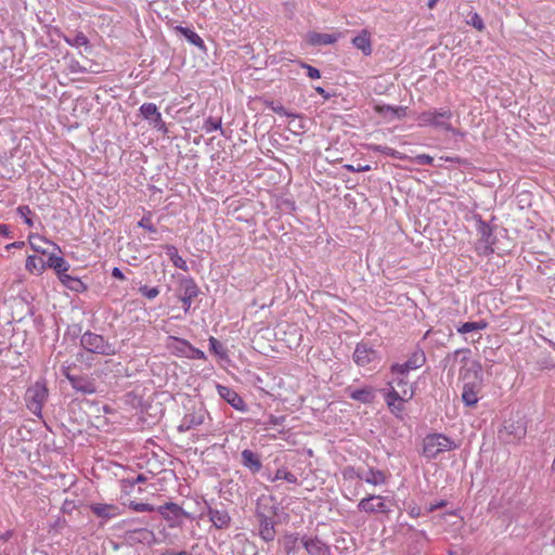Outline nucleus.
Wrapping results in <instances>:
<instances>
[{"mask_svg":"<svg viewBox=\"0 0 555 555\" xmlns=\"http://www.w3.org/2000/svg\"><path fill=\"white\" fill-rule=\"evenodd\" d=\"M470 370L474 371L475 376L478 377V374L481 372V365L479 362H473Z\"/></svg>","mask_w":555,"mask_h":555,"instance_id":"bf43d9fd","label":"nucleus"},{"mask_svg":"<svg viewBox=\"0 0 555 555\" xmlns=\"http://www.w3.org/2000/svg\"><path fill=\"white\" fill-rule=\"evenodd\" d=\"M358 509L369 514H388L390 512L389 507L384 502V496L374 494L362 499L358 504Z\"/></svg>","mask_w":555,"mask_h":555,"instance_id":"9b49d317","label":"nucleus"},{"mask_svg":"<svg viewBox=\"0 0 555 555\" xmlns=\"http://www.w3.org/2000/svg\"><path fill=\"white\" fill-rule=\"evenodd\" d=\"M259 512L263 514H269L270 516H275V509L273 505H269L266 499H258L256 504V517H259Z\"/></svg>","mask_w":555,"mask_h":555,"instance_id":"ea45409f","label":"nucleus"},{"mask_svg":"<svg viewBox=\"0 0 555 555\" xmlns=\"http://www.w3.org/2000/svg\"><path fill=\"white\" fill-rule=\"evenodd\" d=\"M347 391L352 400L359 401L364 404L372 403L375 399V391L371 386H365L360 389L348 388Z\"/></svg>","mask_w":555,"mask_h":555,"instance_id":"393cba45","label":"nucleus"},{"mask_svg":"<svg viewBox=\"0 0 555 555\" xmlns=\"http://www.w3.org/2000/svg\"><path fill=\"white\" fill-rule=\"evenodd\" d=\"M309 555H331V547L318 537L304 535L300 539Z\"/></svg>","mask_w":555,"mask_h":555,"instance_id":"4468645a","label":"nucleus"},{"mask_svg":"<svg viewBox=\"0 0 555 555\" xmlns=\"http://www.w3.org/2000/svg\"><path fill=\"white\" fill-rule=\"evenodd\" d=\"M25 246V242L23 241H16V242H13L11 244H8L5 246V249H11V248H23Z\"/></svg>","mask_w":555,"mask_h":555,"instance_id":"13d9d810","label":"nucleus"},{"mask_svg":"<svg viewBox=\"0 0 555 555\" xmlns=\"http://www.w3.org/2000/svg\"><path fill=\"white\" fill-rule=\"evenodd\" d=\"M206 414V410L202 406L193 409L182 418L181 424L178 427L179 431H186L202 425L205 421Z\"/></svg>","mask_w":555,"mask_h":555,"instance_id":"2eb2a0df","label":"nucleus"},{"mask_svg":"<svg viewBox=\"0 0 555 555\" xmlns=\"http://www.w3.org/2000/svg\"><path fill=\"white\" fill-rule=\"evenodd\" d=\"M414 162L418 165H431L434 163V158L427 154H420L414 158Z\"/></svg>","mask_w":555,"mask_h":555,"instance_id":"603ef678","label":"nucleus"},{"mask_svg":"<svg viewBox=\"0 0 555 555\" xmlns=\"http://www.w3.org/2000/svg\"><path fill=\"white\" fill-rule=\"evenodd\" d=\"M364 481L373 486H380L386 483L387 477L383 470L370 468L365 473Z\"/></svg>","mask_w":555,"mask_h":555,"instance_id":"2f4dec72","label":"nucleus"},{"mask_svg":"<svg viewBox=\"0 0 555 555\" xmlns=\"http://www.w3.org/2000/svg\"><path fill=\"white\" fill-rule=\"evenodd\" d=\"M180 300L183 304L184 312L191 308L192 300L197 297L199 289L192 278H182L179 282Z\"/></svg>","mask_w":555,"mask_h":555,"instance_id":"1a4fd4ad","label":"nucleus"},{"mask_svg":"<svg viewBox=\"0 0 555 555\" xmlns=\"http://www.w3.org/2000/svg\"><path fill=\"white\" fill-rule=\"evenodd\" d=\"M347 169L350 170V171H366V170H370V166L366 165V166H363V167H359V169H354L353 166L348 165Z\"/></svg>","mask_w":555,"mask_h":555,"instance_id":"338daca9","label":"nucleus"},{"mask_svg":"<svg viewBox=\"0 0 555 555\" xmlns=\"http://www.w3.org/2000/svg\"><path fill=\"white\" fill-rule=\"evenodd\" d=\"M314 90H315L319 94H321L324 99H326V100H327V99H330V96H331V95H330V93H328V92H326V91H325V89H324V88H322V87H315V88H314Z\"/></svg>","mask_w":555,"mask_h":555,"instance_id":"052dcab7","label":"nucleus"},{"mask_svg":"<svg viewBox=\"0 0 555 555\" xmlns=\"http://www.w3.org/2000/svg\"><path fill=\"white\" fill-rule=\"evenodd\" d=\"M62 374L66 377L67 380H68V376H75V374L70 373V366H63Z\"/></svg>","mask_w":555,"mask_h":555,"instance_id":"69168bd1","label":"nucleus"},{"mask_svg":"<svg viewBox=\"0 0 555 555\" xmlns=\"http://www.w3.org/2000/svg\"><path fill=\"white\" fill-rule=\"evenodd\" d=\"M352 359L358 366L375 369L380 363L379 352L369 343L357 344Z\"/></svg>","mask_w":555,"mask_h":555,"instance_id":"20e7f679","label":"nucleus"},{"mask_svg":"<svg viewBox=\"0 0 555 555\" xmlns=\"http://www.w3.org/2000/svg\"><path fill=\"white\" fill-rule=\"evenodd\" d=\"M70 386L82 395H92L96 392V386L93 378L88 375L68 376Z\"/></svg>","mask_w":555,"mask_h":555,"instance_id":"dca6fc26","label":"nucleus"},{"mask_svg":"<svg viewBox=\"0 0 555 555\" xmlns=\"http://www.w3.org/2000/svg\"><path fill=\"white\" fill-rule=\"evenodd\" d=\"M112 276L115 279H118V280H125V275H124L122 271L117 267H115L112 270Z\"/></svg>","mask_w":555,"mask_h":555,"instance_id":"4d7b16f0","label":"nucleus"},{"mask_svg":"<svg viewBox=\"0 0 555 555\" xmlns=\"http://www.w3.org/2000/svg\"><path fill=\"white\" fill-rule=\"evenodd\" d=\"M59 280L67 288L77 293L83 292L87 288L78 278L70 276L67 274V272H63L61 275H59Z\"/></svg>","mask_w":555,"mask_h":555,"instance_id":"c756f323","label":"nucleus"},{"mask_svg":"<svg viewBox=\"0 0 555 555\" xmlns=\"http://www.w3.org/2000/svg\"><path fill=\"white\" fill-rule=\"evenodd\" d=\"M138 225L140 228H143V229H146L149 232L151 233H156L157 230L156 228L153 225L152 221H151V218L150 217H143L139 222H138Z\"/></svg>","mask_w":555,"mask_h":555,"instance_id":"8fccbe9b","label":"nucleus"},{"mask_svg":"<svg viewBox=\"0 0 555 555\" xmlns=\"http://www.w3.org/2000/svg\"><path fill=\"white\" fill-rule=\"evenodd\" d=\"M209 349L221 359H224L228 356L224 346L212 336L209 338Z\"/></svg>","mask_w":555,"mask_h":555,"instance_id":"58836bf2","label":"nucleus"},{"mask_svg":"<svg viewBox=\"0 0 555 555\" xmlns=\"http://www.w3.org/2000/svg\"><path fill=\"white\" fill-rule=\"evenodd\" d=\"M56 250H51L47 256V260H44L46 269L51 268L55 271V273L61 275L63 272H67L69 269L68 262L61 256L55 254Z\"/></svg>","mask_w":555,"mask_h":555,"instance_id":"b1692460","label":"nucleus"},{"mask_svg":"<svg viewBox=\"0 0 555 555\" xmlns=\"http://www.w3.org/2000/svg\"><path fill=\"white\" fill-rule=\"evenodd\" d=\"M452 116L453 114L450 109L425 111L417 116V121L420 126H433L454 133L455 130L450 124Z\"/></svg>","mask_w":555,"mask_h":555,"instance_id":"f03ea898","label":"nucleus"},{"mask_svg":"<svg viewBox=\"0 0 555 555\" xmlns=\"http://www.w3.org/2000/svg\"><path fill=\"white\" fill-rule=\"evenodd\" d=\"M28 242H29L31 249L41 255H48L51 251L50 247L53 250H57L59 253H61V248L59 245L54 244L53 242H51L42 236L31 234L28 237Z\"/></svg>","mask_w":555,"mask_h":555,"instance_id":"6ab92c4d","label":"nucleus"},{"mask_svg":"<svg viewBox=\"0 0 555 555\" xmlns=\"http://www.w3.org/2000/svg\"><path fill=\"white\" fill-rule=\"evenodd\" d=\"M64 40L67 44L72 46V47H82V46L88 47L89 46V39L81 31L76 33L73 37L65 36Z\"/></svg>","mask_w":555,"mask_h":555,"instance_id":"f704fd0d","label":"nucleus"},{"mask_svg":"<svg viewBox=\"0 0 555 555\" xmlns=\"http://www.w3.org/2000/svg\"><path fill=\"white\" fill-rule=\"evenodd\" d=\"M343 476L347 480L356 479V476H358V469L353 466H347L343 470Z\"/></svg>","mask_w":555,"mask_h":555,"instance_id":"864d4df0","label":"nucleus"},{"mask_svg":"<svg viewBox=\"0 0 555 555\" xmlns=\"http://www.w3.org/2000/svg\"><path fill=\"white\" fill-rule=\"evenodd\" d=\"M16 212L17 215L23 218L24 222L28 225V227H33L34 225V221L31 219V209L29 208V206L27 205H21L17 207L16 209Z\"/></svg>","mask_w":555,"mask_h":555,"instance_id":"c03bdc74","label":"nucleus"},{"mask_svg":"<svg viewBox=\"0 0 555 555\" xmlns=\"http://www.w3.org/2000/svg\"><path fill=\"white\" fill-rule=\"evenodd\" d=\"M178 30L185 37V39L190 43H192L201 49H205L204 40L195 31H193L192 29H190L188 27H182V26H179Z\"/></svg>","mask_w":555,"mask_h":555,"instance_id":"72a5a7b5","label":"nucleus"},{"mask_svg":"<svg viewBox=\"0 0 555 555\" xmlns=\"http://www.w3.org/2000/svg\"><path fill=\"white\" fill-rule=\"evenodd\" d=\"M301 67L307 69V75L311 79H319L321 77V73L317 67H313L306 63H300Z\"/></svg>","mask_w":555,"mask_h":555,"instance_id":"09e8293b","label":"nucleus"},{"mask_svg":"<svg viewBox=\"0 0 555 555\" xmlns=\"http://www.w3.org/2000/svg\"><path fill=\"white\" fill-rule=\"evenodd\" d=\"M300 539L301 538H299L298 534H294V533L284 535L283 547H284V551L286 552V554L289 555L291 553L295 552V550L297 547V543Z\"/></svg>","mask_w":555,"mask_h":555,"instance_id":"c9c22d12","label":"nucleus"},{"mask_svg":"<svg viewBox=\"0 0 555 555\" xmlns=\"http://www.w3.org/2000/svg\"><path fill=\"white\" fill-rule=\"evenodd\" d=\"M170 339L173 341L171 347L178 356L188 359L206 360L204 351L192 346L186 339L179 337H170Z\"/></svg>","mask_w":555,"mask_h":555,"instance_id":"6e6552de","label":"nucleus"},{"mask_svg":"<svg viewBox=\"0 0 555 555\" xmlns=\"http://www.w3.org/2000/svg\"><path fill=\"white\" fill-rule=\"evenodd\" d=\"M153 537V532L146 528H141L129 532V539L137 542H147Z\"/></svg>","mask_w":555,"mask_h":555,"instance_id":"e433bc0d","label":"nucleus"},{"mask_svg":"<svg viewBox=\"0 0 555 555\" xmlns=\"http://www.w3.org/2000/svg\"><path fill=\"white\" fill-rule=\"evenodd\" d=\"M284 418H285L284 416H282V417H276V416H273V415H272V416H270V421H269V423H270L271 425H280V424L282 423V421H284Z\"/></svg>","mask_w":555,"mask_h":555,"instance_id":"680f3d73","label":"nucleus"},{"mask_svg":"<svg viewBox=\"0 0 555 555\" xmlns=\"http://www.w3.org/2000/svg\"><path fill=\"white\" fill-rule=\"evenodd\" d=\"M165 249H166V254L169 256V258L172 261L175 267H177L183 271L189 270L186 261L181 256H179L178 249L176 246L166 245Z\"/></svg>","mask_w":555,"mask_h":555,"instance_id":"473e14b6","label":"nucleus"},{"mask_svg":"<svg viewBox=\"0 0 555 555\" xmlns=\"http://www.w3.org/2000/svg\"><path fill=\"white\" fill-rule=\"evenodd\" d=\"M479 382H467L463 386L462 401L467 406H475L478 402V393L480 391Z\"/></svg>","mask_w":555,"mask_h":555,"instance_id":"412c9836","label":"nucleus"},{"mask_svg":"<svg viewBox=\"0 0 555 555\" xmlns=\"http://www.w3.org/2000/svg\"><path fill=\"white\" fill-rule=\"evenodd\" d=\"M372 151L374 152H379V153H383L385 155H389V156H392V157H397V154L398 152H396L395 150H392L391 147H388V146H383V145H371L370 147Z\"/></svg>","mask_w":555,"mask_h":555,"instance_id":"de8ad7c7","label":"nucleus"},{"mask_svg":"<svg viewBox=\"0 0 555 555\" xmlns=\"http://www.w3.org/2000/svg\"><path fill=\"white\" fill-rule=\"evenodd\" d=\"M140 115L150 122L155 129L167 133L168 129L166 122L162 118V114L159 113L155 103H144L139 108Z\"/></svg>","mask_w":555,"mask_h":555,"instance_id":"0eeeda50","label":"nucleus"},{"mask_svg":"<svg viewBox=\"0 0 555 555\" xmlns=\"http://www.w3.org/2000/svg\"><path fill=\"white\" fill-rule=\"evenodd\" d=\"M157 512L168 521H172L170 526L181 524V518H191V515L185 512L180 505L169 502L158 506Z\"/></svg>","mask_w":555,"mask_h":555,"instance_id":"f8f14e48","label":"nucleus"},{"mask_svg":"<svg viewBox=\"0 0 555 555\" xmlns=\"http://www.w3.org/2000/svg\"><path fill=\"white\" fill-rule=\"evenodd\" d=\"M0 235L5 236V237H12V232L8 224L0 223Z\"/></svg>","mask_w":555,"mask_h":555,"instance_id":"6e6d98bb","label":"nucleus"},{"mask_svg":"<svg viewBox=\"0 0 555 555\" xmlns=\"http://www.w3.org/2000/svg\"><path fill=\"white\" fill-rule=\"evenodd\" d=\"M219 396L237 411H245L246 404L235 390L228 386L217 385Z\"/></svg>","mask_w":555,"mask_h":555,"instance_id":"f3484780","label":"nucleus"},{"mask_svg":"<svg viewBox=\"0 0 555 555\" xmlns=\"http://www.w3.org/2000/svg\"><path fill=\"white\" fill-rule=\"evenodd\" d=\"M413 392L408 396L406 390L403 391V395H400L393 387L386 395V402L390 412L398 418L402 420V413L404 410L403 403L411 399Z\"/></svg>","mask_w":555,"mask_h":555,"instance_id":"9d476101","label":"nucleus"},{"mask_svg":"<svg viewBox=\"0 0 555 555\" xmlns=\"http://www.w3.org/2000/svg\"><path fill=\"white\" fill-rule=\"evenodd\" d=\"M280 479L286 480L289 483L297 482V477L286 468H279L275 473V476L272 478L273 481Z\"/></svg>","mask_w":555,"mask_h":555,"instance_id":"79ce46f5","label":"nucleus"},{"mask_svg":"<svg viewBox=\"0 0 555 555\" xmlns=\"http://www.w3.org/2000/svg\"><path fill=\"white\" fill-rule=\"evenodd\" d=\"M487 326H488V323L483 320L478 321V322H465L457 327V332L460 334H468V333L477 334V338H475L474 336L472 337V341L475 343L481 338V335L479 334V332L485 330Z\"/></svg>","mask_w":555,"mask_h":555,"instance_id":"bb28decb","label":"nucleus"},{"mask_svg":"<svg viewBox=\"0 0 555 555\" xmlns=\"http://www.w3.org/2000/svg\"><path fill=\"white\" fill-rule=\"evenodd\" d=\"M491 235V230L487 228L486 225L482 227V236L485 237L486 242L489 243L488 237Z\"/></svg>","mask_w":555,"mask_h":555,"instance_id":"0e129e2a","label":"nucleus"},{"mask_svg":"<svg viewBox=\"0 0 555 555\" xmlns=\"http://www.w3.org/2000/svg\"><path fill=\"white\" fill-rule=\"evenodd\" d=\"M241 457L242 465L248 468L253 474H257L261 470L262 463L260 456L256 452L245 449L242 451Z\"/></svg>","mask_w":555,"mask_h":555,"instance_id":"4be33fe9","label":"nucleus"},{"mask_svg":"<svg viewBox=\"0 0 555 555\" xmlns=\"http://www.w3.org/2000/svg\"><path fill=\"white\" fill-rule=\"evenodd\" d=\"M426 362V356L423 349L416 348L404 363H396L391 365L393 374L404 375L410 371L423 366Z\"/></svg>","mask_w":555,"mask_h":555,"instance_id":"423d86ee","label":"nucleus"},{"mask_svg":"<svg viewBox=\"0 0 555 555\" xmlns=\"http://www.w3.org/2000/svg\"><path fill=\"white\" fill-rule=\"evenodd\" d=\"M376 112L390 118H401L406 114V107L404 106H391V105H378Z\"/></svg>","mask_w":555,"mask_h":555,"instance_id":"7c9ffc66","label":"nucleus"},{"mask_svg":"<svg viewBox=\"0 0 555 555\" xmlns=\"http://www.w3.org/2000/svg\"><path fill=\"white\" fill-rule=\"evenodd\" d=\"M77 505L72 500H65L62 505V512L64 514H72L74 509H76Z\"/></svg>","mask_w":555,"mask_h":555,"instance_id":"5fc2aeb1","label":"nucleus"},{"mask_svg":"<svg viewBox=\"0 0 555 555\" xmlns=\"http://www.w3.org/2000/svg\"><path fill=\"white\" fill-rule=\"evenodd\" d=\"M444 505H446V502H444V501H440V502H438L437 504L431 505V506L428 508V511H429V512H433V511H435V509H437V508L443 507Z\"/></svg>","mask_w":555,"mask_h":555,"instance_id":"774afa93","label":"nucleus"},{"mask_svg":"<svg viewBox=\"0 0 555 555\" xmlns=\"http://www.w3.org/2000/svg\"><path fill=\"white\" fill-rule=\"evenodd\" d=\"M139 292L149 299H154L159 295L158 287H149L147 285L140 286Z\"/></svg>","mask_w":555,"mask_h":555,"instance_id":"a18cd8bd","label":"nucleus"},{"mask_svg":"<svg viewBox=\"0 0 555 555\" xmlns=\"http://www.w3.org/2000/svg\"><path fill=\"white\" fill-rule=\"evenodd\" d=\"M81 347L92 353L112 356L115 354V348L102 335L86 332L80 338Z\"/></svg>","mask_w":555,"mask_h":555,"instance_id":"7ed1b4c3","label":"nucleus"},{"mask_svg":"<svg viewBox=\"0 0 555 555\" xmlns=\"http://www.w3.org/2000/svg\"><path fill=\"white\" fill-rule=\"evenodd\" d=\"M270 108H271L274 113H276V114H279V115H282V116H287V117H292V118H297V117H299V115H298V114H294V113H289V112H287V111H286V108H285L283 105H281L280 103H279V104H274L273 102H271V103H270Z\"/></svg>","mask_w":555,"mask_h":555,"instance_id":"49530a36","label":"nucleus"},{"mask_svg":"<svg viewBox=\"0 0 555 555\" xmlns=\"http://www.w3.org/2000/svg\"><path fill=\"white\" fill-rule=\"evenodd\" d=\"M469 18L466 20V23L474 27L475 29L482 31L486 26L481 18V16L477 12H470L468 15Z\"/></svg>","mask_w":555,"mask_h":555,"instance_id":"a19ab883","label":"nucleus"},{"mask_svg":"<svg viewBox=\"0 0 555 555\" xmlns=\"http://www.w3.org/2000/svg\"><path fill=\"white\" fill-rule=\"evenodd\" d=\"M456 443L443 434H429L423 439L422 455L427 460L436 459L440 453L454 450Z\"/></svg>","mask_w":555,"mask_h":555,"instance_id":"f257e3e1","label":"nucleus"},{"mask_svg":"<svg viewBox=\"0 0 555 555\" xmlns=\"http://www.w3.org/2000/svg\"><path fill=\"white\" fill-rule=\"evenodd\" d=\"M48 398V389L43 384L36 383L25 393L27 409L36 416H41V410Z\"/></svg>","mask_w":555,"mask_h":555,"instance_id":"39448f33","label":"nucleus"},{"mask_svg":"<svg viewBox=\"0 0 555 555\" xmlns=\"http://www.w3.org/2000/svg\"><path fill=\"white\" fill-rule=\"evenodd\" d=\"M203 129L206 132H211V131H215V130H220L221 134L225 135L224 130L221 127V118H214L211 116L208 117L205 120L204 125H203Z\"/></svg>","mask_w":555,"mask_h":555,"instance_id":"4c0bfd02","label":"nucleus"},{"mask_svg":"<svg viewBox=\"0 0 555 555\" xmlns=\"http://www.w3.org/2000/svg\"><path fill=\"white\" fill-rule=\"evenodd\" d=\"M340 34H321L317 31H309L306 36V41L312 47H321L334 44Z\"/></svg>","mask_w":555,"mask_h":555,"instance_id":"aec40b11","label":"nucleus"},{"mask_svg":"<svg viewBox=\"0 0 555 555\" xmlns=\"http://www.w3.org/2000/svg\"><path fill=\"white\" fill-rule=\"evenodd\" d=\"M90 508L94 515L103 519H111L118 515V507L115 505L95 503Z\"/></svg>","mask_w":555,"mask_h":555,"instance_id":"cd10ccee","label":"nucleus"},{"mask_svg":"<svg viewBox=\"0 0 555 555\" xmlns=\"http://www.w3.org/2000/svg\"><path fill=\"white\" fill-rule=\"evenodd\" d=\"M208 516L214 526L218 529L228 528L231 517L225 509L209 508Z\"/></svg>","mask_w":555,"mask_h":555,"instance_id":"a878e982","label":"nucleus"},{"mask_svg":"<svg viewBox=\"0 0 555 555\" xmlns=\"http://www.w3.org/2000/svg\"><path fill=\"white\" fill-rule=\"evenodd\" d=\"M25 269L33 274L40 275L46 270L44 260L41 257L30 255L26 259Z\"/></svg>","mask_w":555,"mask_h":555,"instance_id":"c85d7f7f","label":"nucleus"},{"mask_svg":"<svg viewBox=\"0 0 555 555\" xmlns=\"http://www.w3.org/2000/svg\"><path fill=\"white\" fill-rule=\"evenodd\" d=\"M131 507L135 512H153L155 511L154 506L147 503H132Z\"/></svg>","mask_w":555,"mask_h":555,"instance_id":"3c124183","label":"nucleus"},{"mask_svg":"<svg viewBox=\"0 0 555 555\" xmlns=\"http://www.w3.org/2000/svg\"><path fill=\"white\" fill-rule=\"evenodd\" d=\"M468 353H470L469 349H466V348L457 349L451 353H448L444 361L448 363L449 362L454 363L457 360V358L463 354V357L461 358V362L466 363L467 357L465 354H468Z\"/></svg>","mask_w":555,"mask_h":555,"instance_id":"37998d69","label":"nucleus"},{"mask_svg":"<svg viewBox=\"0 0 555 555\" xmlns=\"http://www.w3.org/2000/svg\"><path fill=\"white\" fill-rule=\"evenodd\" d=\"M274 516H270L269 514H263L259 512V517H257L259 522V534L266 541H273L275 538V529H274Z\"/></svg>","mask_w":555,"mask_h":555,"instance_id":"a211bd4d","label":"nucleus"},{"mask_svg":"<svg viewBox=\"0 0 555 555\" xmlns=\"http://www.w3.org/2000/svg\"><path fill=\"white\" fill-rule=\"evenodd\" d=\"M351 43L358 50H360L363 55L369 56L373 52L371 34L367 29H362L352 40Z\"/></svg>","mask_w":555,"mask_h":555,"instance_id":"5701e85b","label":"nucleus"},{"mask_svg":"<svg viewBox=\"0 0 555 555\" xmlns=\"http://www.w3.org/2000/svg\"><path fill=\"white\" fill-rule=\"evenodd\" d=\"M160 555H192L189 552L181 551V552H173V551H167Z\"/></svg>","mask_w":555,"mask_h":555,"instance_id":"e2e57ef3","label":"nucleus"},{"mask_svg":"<svg viewBox=\"0 0 555 555\" xmlns=\"http://www.w3.org/2000/svg\"><path fill=\"white\" fill-rule=\"evenodd\" d=\"M526 435V428L515 422H505L502 429L499 431V438L506 443H513L520 440Z\"/></svg>","mask_w":555,"mask_h":555,"instance_id":"ddd939ff","label":"nucleus"}]
</instances>
